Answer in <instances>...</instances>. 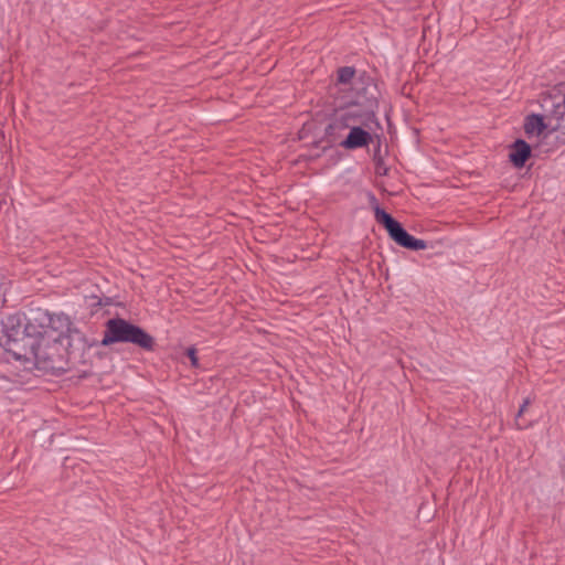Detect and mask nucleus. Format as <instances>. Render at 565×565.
<instances>
[{"instance_id": "1", "label": "nucleus", "mask_w": 565, "mask_h": 565, "mask_svg": "<svg viewBox=\"0 0 565 565\" xmlns=\"http://www.w3.org/2000/svg\"><path fill=\"white\" fill-rule=\"evenodd\" d=\"M7 352L38 370L60 374L70 369L75 351L84 347L81 333L63 316L36 310L29 318L9 316L3 322Z\"/></svg>"}, {"instance_id": "2", "label": "nucleus", "mask_w": 565, "mask_h": 565, "mask_svg": "<svg viewBox=\"0 0 565 565\" xmlns=\"http://www.w3.org/2000/svg\"><path fill=\"white\" fill-rule=\"evenodd\" d=\"M376 108V97L360 96L358 107L337 109L332 121L326 128L329 142L337 141L343 131L349 129L347 138L340 141L342 148L356 149L369 146L374 128L379 127Z\"/></svg>"}, {"instance_id": "3", "label": "nucleus", "mask_w": 565, "mask_h": 565, "mask_svg": "<svg viewBox=\"0 0 565 565\" xmlns=\"http://www.w3.org/2000/svg\"><path fill=\"white\" fill-rule=\"evenodd\" d=\"M117 342L132 343L147 351L154 348V339L149 333L121 318L109 319L106 322L100 344L110 345Z\"/></svg>"}, {"instance_id": "4", "label": "nucleus", "mask_w": 565, "mask_h": 565, "mask_svg": "<svg viewBox=\"0 0 565 565\" xmlns=\"http://www.w3.org/2000/svg\"><path fill=\"white\" fill-rule=\"evenodd\" d=\"M331 94L334 96L338 109L343 107H358L360 96L375 97L369 93L367 87L361 78L355 76V70L344 66L338 70V77L331 87Z\"/></svg>"}, {"instance_id": "5", "label": "nucleus", "mask_w": 565, "mask_h": 565, "mask_svg": "<svg viewBox=\"0 0 565 565\" xmlns=\"http://www.w3.org/2000/svg\"><path fill=\"white\" fill-rule=\"evenodd\" d=\"M375 218L379 223L384 225L390 237L399 246L412 250H420L427 247V243L425 241L409 235L401 224L384 210L376 207Z\"/></svg>"}, {"instance_id": "6", "label": "nucleus", "mask_w": 565, "mask_h": 565, "mask_svg": "<svg viewBox=\"0 0 565 565\" xmlns=\"http://www.w3.org/2000/svg\"><path fill=\"white\" fill-rule=\"evenodd\" d=\"M531 156V147L522 139H518L511 147L510 161L516 168H522Z\"/></svg>"}, {"instance_id": "7", "label": "nucleus", "mask_w": 565, "mask_h": 565, "mask_svg": "<svg viewBox=\"0 0 565 565\" xmlns=\"http://www.w3.org/2000/svg\"><path fill=\"white\" fill-rule=\"evenodd\" d=\"M546 128V125L544 124L543 117L540 115H530L526 117L525 124H524V131L527 135V137L532 136H540L544 129Z\"/></svg>"}, {"instance_id": "8", "label": "nucleus", "mask_w": 565, "mask_h": 565, "mask_svg": "<svg viewBox=\"0 0 565 565\" xmlns=\"http://www.w3.org/2000/svg\"><path fill=\"white\" fill-rule=\"evenodd\" d=\"M186 355L191 361V365L193 367H199V359L196 356V349L194 347H191L186 350Z\"/></svg>"}, {"instance_id": "9", "label": "nucleus", "mask_w": 565, "mask_h": 565, "mask_svg": "<svg viewBox=\"0 0 565 565\" xmlns=\"http://www.w3.org/2000/svg\"><path fill=\"white\" fill-rule=\"evenodd\" d=\"M530 403H531L530 398H525L524 399L523 404L521 405V407H520V409L518 412V415H516L518 418L521 417L522 414L526 411V408L529 407Z\"/></svg>"}, {"instance_id": "10", "label": "nucleus", "mask_w": 565, "mask_h": 565, "mask_svg": "<svg viewBox=\"0 0 565 565\" xmlns=\"http://www.w3.org/2000/svg\"><path fill=\"white\" fill-rule=\"evenodd\" d=\"M377 173L379 174H385L386 173V168H384V169L377 168Z\"/></svg>"}, {"instance_id": "11", "label": "nucleus", "mask_w": 565, "mask_h": 565, "mask_svg": "<svg viewBox=\"0 0 565 565\" xmlns=\"http://www.w3.org/2000/svg\"><path fill=\"white\" fill-rule=\"evenodd\" d=\"M377 173L379 174H385L386 173V168H384V169L377 168Z\"/></svg>"}, {"instance_id": "12", "label": "nucleus", "mask_w": 565, "mask_h": 565, "mask_svg": "<svg viewBox=\"0 0 565 565\" xmlns=\"http://www.w3.org/2000/svg\"><path fill=\"white\" fill-rule=\"evenodd\" d=\"M564 106H565V96H564Z\"/></svg>"}]
</instances>
